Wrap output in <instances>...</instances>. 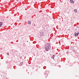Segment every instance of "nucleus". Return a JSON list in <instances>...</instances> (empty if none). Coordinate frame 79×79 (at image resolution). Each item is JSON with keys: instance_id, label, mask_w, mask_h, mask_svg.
<instances>
[{"instance_id": "nucleus-1", "label": "nucleus", "mask_w": 79, "mask_h": 79, "mask_svg": "<svg viewBox=\"0 0 79 79\" xmlns=\"http://www.w3.org/2000/svg\"><path fill=\"white\" fill-rule=\"evenodd\" d=\"M44 48L47 52L49 51L50 49L51 48V47L50 46V44L47 43L46 45L45 46Z\"/></svg>"}, {"instance_id": "nucleus-2", "label": "nucleus", "mask_w": 79, "mask_h": 79, "mask_svg": "<svg viewBox=\"0 0 79 79\" xmlns=\"http://www.w3.org/2000/svg\"><path fill=\"white\" fill-rule=\"evenodd\" d=\"M44 32H41L40 33V35L41 36H44L45 35H44Z\"/></svg>"}, {"instance_id": "nucleus-3", "label": "nucleus", "mask_w": 79, "mask_h": 79, "mask_svg": "<svg viewBox=\"0 0 79 79\" xmlns=\"http://www.w3.org/2000/svg\"><path fill=\"white\" fill-rule=\"evenodd\" d=\"M78 35H79V32H77V33L76 32H75V36H78Z\"/></svg>"}, {"instance_id": "nucleus-4", "label": "nucleus", "mask_w": 79, "mask_h": 79, "mask_svg": "<svg viewBox=\"0 0 79 79\" xmlns=\"http://www.w3.org/2000/svg\"><path fill=\"white\" fill-rule=\"evenodd\" d=\"M2 26H3V23L2 22H0V27H1Z\"/></svg>"}, {"instance_id": "nucleus-5", "label": "nucleus", "mask_w": 79, "mask_h": 79, "mask_svg": "<svg viewBox=\"0 0 79 79\" xmlns=\"http://www.w3.org/2000/svg\"><path fill=\"white\" fill-rule=\"evenodd\" d=\"M70 3H74V2L73 1V0H70Z\"/></svg>"}, {"instance_id": "nucleus-6", "label": "nucleus", "mask_w": 79, "mask_h": 79, "mask_svg": "<svg viewBox=\"0 0 79 79\" xmlns=\"http://www.w3.org/2000/svg\"><path fill=\"white\" fill-rule=\"evenodd\" d=\"M27 23L28 24H29V25H30V24H31V21H29Z\"/></svg>"}, {"instance_id": "nucleus-7", "label": "nucleus", "mask_w": 79, "mask_h": 79, "mask_svg": "<svg viewBox=\"0 0 79 79\" xmlns=\"http://www.w3.org/2000/svg\"><path fill=\"white\" fill-rule=\"evenodd\" d=\"M54 58H55V55H53L52 56V58L54 60Z\"/></svg>"}, {"instance_id": "nucleus-8", "label": "nucleus", "mask_w": 79, "mask_h": 79, "mask_svg": "<svg viewBox=\"0 0 79 79\" xmlns=\"http://www.w3.org/2000/svg\"><path fill=\"white\" fill-rule=\"evenodd\" d=\"M74 11L75 12H77V10L76 9H75V10H74Z\"/></svg>"}, {"instance_id": "nucleus-9", "label": "nucleus", "mask_w": 79, "mask_h": 79, "mask_svg": "<svg viewBox=\"0 0 79 79\" xmlns=\"http://www.w3.org/2000/svg\"><path fill=\"white\" fill-rule=\"evenodd\" d=\"M45 76H47V74H45Z\"/></svg>"}, {"instance_id": "nucleus-10", "label": "nucleus", "mask_w": 79, "mask_h": 79, "mask_svg": "<svg viewBox=\"0 0 79 79\" xmlns=\"http://www.w3.org/2000/svg\"><path fill=\"white\" fill-rule=\"evenodd\" d=\"M21 64H23V62H21Z\"/></svg>"}, {"instance_id": "nucleus-11", "label": "nucleus", "mask_w": 79, "mask_h": 79, "mask_svg": "<svg viewBox=\"0 0 79 79\" xmlns=\"http://www.w3.org/2000/svg\"><path fill=\"white\" fill-rule=\"evenodd\" d=\"M34 26H35V24H34Z\"/></svg>"}]
</instances>
